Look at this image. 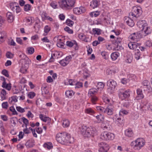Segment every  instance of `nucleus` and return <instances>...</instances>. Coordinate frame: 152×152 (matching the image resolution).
Masks as SVG:
<instances>
[{"label": "nucleus", "mask_w": 152, "mask_h": 152, "mask_svg": "<svg viewBox=\"0 0 152 152\" xmlns=\"http://www.w3.org/2000/svg\"><path fill=\"white\" fill-rule=\"evenodd\" d=\"M6 18L8 22L12 23L14 20V18L13 14L10 12H8L6 14Z\"/></svg>", "instance_id": "aec40b11"}, {"label": "nucleus", "mask_w": 152, "mask_h": 152, "mask_svg": "<svg viewBox=\"0 0 152 152\" xmlns=\"http://www.w3.org/2000/svg\"><path fill=\"white\" fill-rule=\"evenodd\" d=\"M5 35V33L4 32H0V43L4 41Z\"/></svg>", "instance_id": "c03bdc74"}, {"label": "nucleus", "mask_w": 152, "mask_h": 152, "mask_svg": "<svg viewBox=\"0 0 152 152\" xmlns=\"http://www.w3.org/2000/svg\"><path fill=\"white\" fill-rule=\"evenodd\" d=\"M66 24L70 27L72 26L74 24V22L69 19H67L66 20Z\"/></svg>", "instance_id": "de8ad7c7"}, {"label": "nucleus", "mask_w": 152, "mask_h": 152, "mask_svg": "<svg viewBox=\"0 0 152 152\" xmlns=\"http://www.w3.org/2000/svg\"><path fill=\"white\" fill-rule=\"evenodd\" d=\"M116 85V82L113 80H110L107 81V91L108 93L111 94L113 93Z\"/></svg>", "instance_id": "6e6552de"}, {"label": "nucleus", "mask_w": 152, "mask_h": 152, "mask_svg": "<svg viewBox=\"0 0 152 152\" xmlns=\"http://www.w3.org/2000/svg\"><path fill=\"white\" fill-rule=\"evenodd\" d=\"M120 54L117 52L112 53L110 55L111 58L113 60H115L117 59L119 56Z\"/></svg>", "instance_id": "e433bc0d"}, {"label": "nucleus", "mask_w": 152, "mask_h": 152, "mask_svg": "<svg viewBox=\"0 0 152 152\" xmlns=\"http://www.w3.org/2000/svg\"><path fill=\"white\" fill-rule=\"evenodd\" d=\"M140 54L139 50L137 48L135 50V57L136 59L138 60L140 58Z\"/></svg>", "instance_id": "58836bf2"}, {"label": "nucleus", "mask_w": 152, "mask_h": 152, "mask_svg": "<svg viewBox=\"0 0 152 152\" xmlns=\"http://www.w3.org/2000/svg\"><path fill=\"white\" fill-rule=\"evenodd\" d=\"M85 113L92 114L94 113V111L91 108H87L85 110Z\"/></svg>", "instance_id": "864d4df0"}, {"label": "nucleus", "mask_w": 152, "mask_h": 152, "mask_svg": "<svg viewBox=\"0 0 152 152\" xmlns=\"http://www.w3.org/2000/svg\"><path fill=\"white\" fill-rule=\"evenodd\" d=\"M20 121L23 122L24 124H25L26 127L28 125V120L24 117H22L19 119Z\"/></svg>", "instance_id": "09e8293b"}, {"label": "nucleus", "mask_w": 152, "mask_h": 152, "mask_svg": "<svg viewBox=\"0 0 152 152\" xmlns=\"http://www.w3.org/2000/svg\"><path fill=\"white\" fill-rule=\"evenodd\" d=\"M63 55L62 52L55 51L52 53L51 57L49 60L50 62H52L54 61V59L61 57Z\"/></svg>", "instance_id": "f8f14e48"}, {"label": "nucleus", "mask_w": 152, "mask_h": 152, "mask_svg": "<svg viewBox=\"0 0 152 152\" xmlns=\"http://www.w3.org/2000/svg\"><path fill=\"white\" fill-rule=\"evenodd\" d=\"M145 140L142 138H138L136 140L131 143V145L133 144L134 145V148L135 150L140 149L145 145Z\"/></svg>", "instance_id": "39448f33"}, {"label": "nucleus", "mask_w": 152, "mask_h": 152, "mask_svg": "<svg viewBox=\"0 0 152 152\" xmlns=\"http://www.w3.org/2000/svg\"><path fill=\"white\" fill-rule=\"evenodd\" d=\"M128 113V112L124 110L121 109L119 112V115L123 116L124 115H126Z\"/></svg>", "instance_id": "603ef678"}, {"label": "nucleus", "mask_w": 152, "mask_h": 152, "mask_svg": "<svg viewBox=\"0 0 152 152\" xmlns=\"http://www.w3.org/2000/svg\"><path fill=\"white\" fill-rule=\"evenodd\" d=\"M50 30L51 28L50 26L48 25L45 26L44 28V35H46Z\"/></svg>", "instance_id": "ea45409f"}, {"label": "nucleus", "mask_w": 152, "mask_h": 152, "mask_svg": "<svg viewBox=\"0 0 152 152\" xmlns=\"http://www.w3.org/2000/svg\"><path fill=\"white\" fill-rule=\"evenodd\" d=\"M41 16L43 20H47L51 22H52L54 21L52 17L48 16L45 12H42L41 13Z\"/></svg>", "instance_id": "f3484780"}, {"label": "nucleus", "mask_w": 152, "mask_h": 152, "mask_svg": "<svg viewBox=\"0 0 152 152\" xmlns=\"http://www.w3.org/2000/svg\"><path fill=\"white\" fill-rule=\"evenodd\" d=\"M128 79L129 80V81L131 80H135L136 79V76L133 74H131L129 75L128 76Z\"/></svg>", "instance_id": "0e129e2a"}, {"label": "nucleus", "mask_w": 152, "mask_h": 152, "mask_svg": "<svg viewBox=\"0 0 152 152\" xmlns=\"http://www.w3.org/2000/svg\"><path fill=\"white\" fill-rule=\"evenodd\" d=\"M137 95L136 97V99L137 100L141 99L144 97V95L142 93V90L139 88L137 90Z\"/></svg>", "instance_id": "6ab92c4d"}, {"label": "nucleus", "mask_w": 152, "mask_h": 152, "mask_svg": "<svg viewBox=\"0 0 152 152\" xmlns=\"http://www.w3.org/2000/svg\"><path fill=\"white\" fill-rule=\"evenodd\" d=\"M16 109L19 112L23 113L25 112V109L23 108L20 106H16Z\"/></svg>", "instance_id": "338daca9"}, {"label": "nucleus", "mask_w": 152, "mask_h": 152, "mask_svg": "<svg viewBox=\"0 0 152 152\" xmlns=\"http://www.w3.org/2000/svg\"><path fill=\"white\" fill-rule=\"evenodd\" d=\"M10 7L11 9L13 11L17 13L20 12L21 11V9L17 2H12L10 3Z\"/></svg>", "instance_id": "9b49d317"}, {"label": "nucleus", "mask_w": 152, "mask_h": 152, "mask_svg": "<svg viewBox=\"0 0 152 152\" xmlns=\"http://www.w3.org/2000/svg\"><path fill=\"white\" fill-rule=\"evenodd\" d=\"M129 48L132 49H136L138 48V45L136 44H133L132 43L130 42L129 43L128 45Z\"/></svg>", "instance_id": "37998d69"}, {"label": "nucleus", "mask_w": 152, "mask_h": 152, "mask_svg": "<svg viewBox=\"0 0 152 152\" xmlns=\"http://www.w3.org/2000/svg\"><path fill=\"white\" fill-rule=\"evenodd\" d=\"M78 37L80 40L85 42H88V38L83 33H79L78 36Z\"/></svg>", "instance_id": "c85d7f7f"}, {"label": "nucleus", "mask_w": 152, "mask_h": 152, "mask_svg": "<svg viewBox=\"0 0 152 152\" xmlns=\"http://www.w3.org/2000/svg\"><path fill=\"white\" fill-rule=\"evenodd\" d=\"M86 11V8L83 6L75 7L72 10L73 13L76 15H80L85 13Z\"/></svg>", "instance_id": "9d476101"}, {"label": "nucleus", "mask_w": 152, "mask_h": 152, "mask_svg": "<svg viewBox=\"0 0 152 152\" xmlns=\"http://www.w3.org/2000/svg\"><path fill=\"white\" fill-rule=\"evenodd\" d=\"M68 83H67L66 82H65V84H66V85H70L72 86L75 85L76 83V81L74 80L69 79L68 80Z\"/></svg>", "instance_id": "8fccbe9b"}, {"label": "nucleus", "mask_w": 152, "mask_h": 152, "mask_svg": "<svg viewBox=\"0 0 152 152\" xmlns=\"http://www.w3.org/2000/svg\"><path fill=\"white\" fill-rule=\"evenodd\" d=\"M81 132L84 137H90L94 136L96 132V130L95 128L91 127L87 128L84 127L81 129Z\"/></svg>", "instance_id": "7ed1b4c3"}, {"label": "nucleus", "mask_w": 152, "mask_h": 152, "mask_svg": "<svg viewBox=\"0 0 152 152\" xmlns=\"http://www.w3.org/2000/svg\"><path fill=\"white\" fill-rule=\"evenodd\" d=\"M104 85L102 82H99L98 83L97 87L98 89L101 91L104 88Z\"/></svg>", "instance_id": "4d7b16f0"}, {"label": "nucleus", "mask_w": 152, "mask_h": 152, "mask_svg": "<svg viewBox=\"0 0 152 152\" xmlns=\"http://www.w3.org/2000/svg\"><path fill=\"white\" fill-rule=\"evenodd\" d=\"M68 9L73 6L75 2V0H66Z\"/></svg>", "instance_id": "f704fd0d"}, {"label": "nucleus", "mask_w": 152, "mask_h": 152, "mask_svg": "<svg viewBox=\"0 0 152 152\" xmlns=\"http://www.w3.org/2000/svg\"><path fill=\"white\" fill-rule=\"evenodd\" d=\"M99 5V3L98 1L96 0H94L90 2V7L91 8L94 9L97 7Z\"/></svg>", "instance_id": "4be33fe9"}, {"label": "nucleus", "mask_w": 152, "mask_h": 152, "mask_svg": "<svg viewBox=\"0 0 152 152\" xmlns=\"http://www.w3.org/2000/svg\"><path fill=\"white\" fill-rule=\"evenodd\" d=\"M55 40H56L57 46L61 48H64L65 47V45L64 44L63 41L62 40L61 37L59 36L55 38Z\"/></svg>", "instance_id": "ddd939ff"}, {"label": "nucleus", "mask_w": 152, "mask_h": 152, "mask_svg": "<svg viewBox=\"0 0 152 152\" xmlns=\"http://www.w3.org/2000/svg\"><path fill=\"white\" fill-rule=\"evenodd\" d=\"M128 18V20L126 21L127 24L131 27H132L134 26V23L133 20L129 18Z\"/></svg>", "instance_id": "79ce46f5"}, {"label": "nucleus", "mask_w": 152, "mask_h": 152, "mask_svg": "<svg viewBox=\"0 0 152 152\" xmlns=\"http://www.w3.org/2000/svg\"><path fill=\"white\" fill-rule=\"evenodd\" d=\"M142 84L145 87V88H146V90L148 89L150 91L151 89V87L150 86V83L147 80H145L142 82Z\"/></svg>", "instance_id": "c9c22d12"}, {"label": "nucleus", "mask_w": 152, "mask_h": 152, "mask_svg": "<svg viewBox=\"0 0 152 152\" xmlns=\"http://www.w3.org/2000/svg\"><path fill=\"white\" fill-rule=\"evenodd\" d=\"M102 32V30L98 28H93L92 30V34L94 35H100L101 34Z\"/></svg>", "instance_id": "2f4dec72"}, {"label": "nucleus", "mask_w": 152, "mask_h": 152, "mask_svg": "<svg viewBox=\"0 0 152 152\" xmlns=\"http://www.w3.org/2000/svg\"><path fill=\"white\" fill-rule=\"evenodd\" d=\"M1 80L3 82L2 87L9 91L10 90L11 88V84L7 83L6 81V79L4 77H1Z\"/></svg>", "instance_id": "2eb2a0df"}, {"label": "nucleus", "mask_w": 152, "mask_h": 152, "mask_svg": "<svg viewBox=\"0 0 152 152\" xmlns=\"http://www.w3.org/2000/svg\"><path fill=\"white\" fill-rule=\"evenodd\" d=\"M66 45L69 47H72L73 46L75 49L76 50L78 49V46L76 41L74 40L68 41L66 42Z\"/></svg>", "instance_id": "dca6fc26"}, {"label": "nucleus", "mask_w": 152, "mask_h": 152, "mask_svg": "<svg viewBox=\"0 0 152 152\" xmlns=\"http://www.w3.org/2000/svg\"><path fill=\"white\" fill-rule=\"evenodd\" d=\"M56 139L58 142L66 145H69L74 142L73 137H71L70 134L66 132L57 133L56 136Z\"/></svg>", "instance_id": "f257e3e1"}, {"label": "nucleus", "mask_w": 152, "mask_h": 152, "mask_svg": "<svg viewBox=\"0 0 152 152\" xmlns=\"http://www.w3.org/2000/svg\"><path fill=\"white\" fill-rule=\"evenodd\" d=\"M121 40L122 39L121 38L118 37L116 39L112 41L113 44L114 45V49L115 50H119L123 49L120 44Z\"/></svg>", "instance_id": "1a4fd4ad"}, {"label": "nucleus", "mask_w": 152, "mask_h": 152, "mask_svg": "<svg viewBox=\"0 0 152 152\" xmlns=\"http://www.w3.org/2000/svg\"><path fill=\"white\" fill-rule=\"evenodd\" d=\"M1 106L4 109H7L9 106L8 102H3L1 104Z\"/></svg>", "instance_id": "e2e57ef3"}, {"label": "nucleus", "mask_w": 152, "mask_h": 152, "mask_svg": "<svg viewBox=\"0 0 152 152\" xmlns=\"http://www.w3.org/2000/svg\"><path fill=\"white\" fill-rule=\"evenodd\" d=\"M74 92L72 90H69L66 91L65 94L66 97L71 98L74 94Z\"/></svg>", "instance_id": "c756f323"}, {"label": "nucleus", "mask_w": 152, "mask_h": 152, "mask_svg": "<svg viewBox=\"0 0 152 152\" xmlns=\"http://www.w3.org/2000/svg\"><path fill=\"white\" fill-rule=\"evenodd\" d=\"M105 134L106 135V136H105V139H106V140H111L114 139L115 135L113 134L110 132L106 133L105 132Z\"/></svg>", "instance_id": "bb28decb"}, {"label": "nucleus", "mask_w": 152, "mask_h": 152, "mask_svg": "<svg viewBox=\"0 0 152 152\" xmlns=\"http://www.w3.org/2000/svg\"><path fill=\"white\" fill-rule=\"evenodd\" d=\"M125 134L126 136L129 137H132L133 136V133L131 129H128L125 131Z\"/></svg>", "instance_id": "473e14b6"}, {"label": "nucleus", "mask_w": 152, "mask_h": 152, "mask_svg": "<svg viewBox=\"0 0 152 152\" xmlns=\"http://www.w3.org/2000/svg\"><path fill=\"white\" fill-rule=\"evenodd\" d=\"M43 147L48 150H50L53 148V146L52 143L50 142H47L45 143L43 145Z\"/></svg>", "instance_id": "5701e85b"}, {"label": "nucleus", "mask_w": 152, "mask_h": 152, "mask_svg": "<svg viewBox=\"0 0 152 152\" xmlns=\"http://www.w3.org/2000/svg\"><path fill=\"white\" fill-rule=\"evenodd\" d=\"M19 57L22 59L20 61V63L21 64V67L20 69V71L22 73H25L27 71L29 64L31 61L24 54L20 55Z\"/></svg>", "instance_id": "f03ea898"}, {"label": "nucleus", "mask_w": 152, "mask_h": 152, "mask_svg": "<svg viewBox=\"0 0 152 152\" xmlns=\"http://www.w3.org/2000/svg\"><path fill=\"white\" fill-rule=\"evenodd\" d=\"M18 97L16 96H14L10 97L8 99V102L10 104H14L18 101Z\"/></svg>", "instance_id": "a878e982"}, {"label": "nucleus", "mask_w": 152, "mask_h": 152, "mask_svg": "<svg viewBox=\"0 0 152 152\" xmlns=\"http://www.w3.org/2000/svg\"><path fill=\"white\" fill-rule=\"evenodd\" d=\"M59 5L63 9H68L66 0H61L58 1Z\"/></svg>", "instance_id": "412c9836"}, {"label": "nucleus", "mask_w": 152, "mask_h": 152, "mask_svg": "<svg viewBox=\"0 0 152 152\" xmlns=\"http://www.w3.org/2000/svg\"><path fill=\"white\" fill-rule=\"evenodd\" d=\"M16 41L20 45H23V39L20 37H16Z\"/></svg>", "instance_id": "680f3d73"}, {"label": "nucleus", "mask_w": 152, "mask_h": 152, "mask_svg": "<svg viewBox=\"0 0 152 152\" xmlns=\"http://www.w3.org/2000/svg\"><path fill=\"white\" fill-rule=\"evenodd\" d=\"M36 95L35 93L33 92H30L27 94L28 97L30 99L33 98Z\"/></svg>", "instance_id": "6e6d98bb"}, {"label": "nucleus", "mask_w": 152, "mask_h": 152, "mask_svg": "<svg viewBox=\"0 0 152 152\" xmlns=\"http://www.w3.org/2000/svg\"><path fill=\"white\" fill-rule=\"evenodd\" d=\"M129 90L125 89H120L118 91V96L119 98L122 99L128 98L130 96Z\"/></svg>", "instance_id": "423d86ee"}, {"label": "nucleus", "mask_w": 152, "mask_h": 152, "mask_svg": "<svg viewBox=\"0 0 152 152\" xmlns=\"http://www.w3.org/2000/svg\"><path fill=\"white\" fill-rule=\"evenodd\" d=\"M1 97L2 100L6 99V96L7 94L6 91L4 89H2L1 92Z\"/></svg>", "instance_id": "a18cd8bd"}, {"label": "nucleus", "mask_w": 152, "mask_h": 152, "mask_svg": "<svg viewBox=\"0 0 152 152\" xmlns=\"http://www.w3.org/2000/svg\"><path fill=\"white\" fill-rule=\"evenodd\" d=\"M27 53L29 54H32L34 52V49L32 47H29L26 49Z\"/></svg>", "instance_id": "a19ab883"}, {"label": "nucleus", "mask_w": 152, "mask_h": 152, "mask_svg": "<svg viewBox=\"0 0 152 152\" xmlns=\"http://www.w3.org/2000/svg\"><path fill=\"white\" fill-rule=\"evenodd\" d=\"M78 73L79 74L81 75L82 77L84 79H87L90 77L91 75L90 71L86 69L83 71H79Z\"/></svg>", "instance_id": "4468645a"}, {"label": "nucleus", "mask_w": 152, "mask_h": 152, "mask_svg": "<svg viewBox=\"0 0 152 152\" xmlns=\"http://www.w3.org/2000/svg\"><path fill=\"white\" fill-rule=\"evenodd\" d=\"M120 117H118L117 118V120L116 121V123L118 124L119 126L122 125L123 124L124 121V118L123 116H119Z\"/></svg>", "instance_id": "72a5a7b5"}, {"label": "nucleus", "mask_w": 152, "mask_h": 152, "mask_svg": "<svg viewBox=\"0 0 152 152\" xmlns=\"http://www.w3.org/2000/svg\"><path fill=\"white\" fill-rule=\"evenodd\" d=\"M139 38L138 33H134L131 34L129 36V38L131 40L137 41Z\"/></svg>", "instance_id": "393cba45"}, {"label": "nucleus", "mask_w": 152, "mask_h": 152, "mask_svg": "<svg viewBox=\"0 0 152 152\" xmlns=\"http://www.w3.org/2000/svg\"><path fill=\"white\" fill-rule=\"evenodd\" d=\"M60 64L63 66H65L68 64V62L65 59L61 60L59 62Z\"/></svg>", "instance_id": "774afa93"}, {"label": "nucleus", "mask_w": 152, "mask_h": 152, "mask_svg": "<svg viewBox=\"0 0 152 152\" xmlns=\"http://www.w3.org/2000/svg\"><path fill=\"white\" fill-rule=\"evenodd\" d=\"M99 152H104V145L103 143H102L99 144Z\"/></svg>", "instance_id": "052dcab7"}, {"label": "nucleus", "mask_w": 152, "mask_h": 152, "mask_svg": "<svg viewBox=\"0 0 152 152\" xmlns=\"http://www.w3.org/2000/svg\"><path fill=\"white\" fill-rule=\"evenodd\" d=\"M39 118L41 120L45 122L49 123L50 122V118L46 117L43 115L42 114H40L39 115Z\"/></svg>", "instance_id": "cd10ccee"}, {"label": "nucleus", "mask_w": 152, "mask_h": 152, "mask_svg": "<svg viewBox=\"0 0 152 152\" xmlns=\"http://www.w3.org/2000/svg\"><path fill=\"white\" fill-rule=\"evenodd\" d=\"M113 106L110 103V104L107 106L106 109V111L108 115H111L113 114Z\"/></svg>", "instance_id": "a211bd4d"}, {"label": "nucleus", "mask_w": 152, "mask_h": 152, "mask_svg": "<svg viewBox=\"0 0 152 152\" xmlns=\"http://www.w3.org/2000/svg\"><path fill=\"white\" fill-rule=\"evenodd\" d=\"M64 30L70 34H72L73 33V31L69 27L67 26L65 27L64 29Z\"/></svg>", "instance_id": "5fc2aeb1"}, {"label": "nucleus", "mask_w": 152, "mask_h": 152, "mask_svg": "<svg viewBox=\"0 0 152 152\" xmlns=\"http://www.w3.org/2000/svg\"><path fill=\"white\" fill-rule=\"evenodd\" d=\"M26 145L28 148H30L33 147L34 144L31 141L29 140L26 142Z\"/></svg>", "instance_id": "13d9d810"}, {"label": "nucleus", "mask_w": 152, "mask_h": 152, "mask_svg": "<svg viewBox=\"0 0 152 152\" xmlns=\"http://www.w3.org/2000/svg\"><path fill=\"white\" fill-rule=\"evenodd\" d=\"M62 125L64 128H67L69 127L70 125L69 121L67 119H64L62 121Z\"/></svg>", "instance_id": "7c9ffc66"}, {"label": "nucleus", "mask_w": 152, "mask_h": 152, "mask_svg": "<svg viewBox=\"0 0 152 152\" xmlns=\"http://www.w3.org/2000/svg\"><path fill=\"white\" fill-rule=\"evenodd\" d=\"M14 55V54L10 52H7L6 54V57L8 58H12Z\"/></svg>", "instance_id": "bf43d9fd"}, {"label": "nucleus", "mask_w": 152, "mask_h": 152, "mask_svg": "<svg viewBox=\"0 0 152 152\" xmlns=\"http://www.w3.org/2000/svg\"><path fill=\"white\" fill-rule=\"evenodd\" d=\"M137 25L139 28H141V30L144 32L145 36L151 33V29L150 27L148 26L147 24L145 21H138L137 22Z\"/></svg>", "instance_id": "20e7f679"}, {"label": "nucleus", "mask_w": 152, "mask_h": 152, "mask_svg": "<svg viewBox=\"0 0 152 152\" xmlns=\"http://www.w3.org/2000/svg\"><path fill=\"white\" fill-rule=\"evenodd\" d=\"M50 6L54 9H57L58 7L57 2L54 1H52L51 2Z\"/></svg>", "instance_id": "3c124183"}, {"label": "nucleus", "mask_w": 152, "mask_h": 152, "mask_svg": "<svg viewBox=\"0 0 152 152\" xmlns=\"http://www.w3.org/2000/svg\"><path fill=\"white\" fill-rule=\"evenodd\" d=\"M97 90L95 88H92L90 89L88 91L89 95L92 96L95 94L97 92Z\"/></svg>", "instance_id": "4c0bfd02"}, {"label": "nucleus", "mask_w": 152, "mask_h": 152, "mask_svg": "<svg viewBox=\"0 0 152 152\" xmlns=\"http://www.w3.org/2000/svg\"><path fill=\"white\" fill-rule=\"evenodd\" d=\"M31 7L30 5L27 4L25 5L24 7V10L25 11H28L30 10Z\"/></svg>", "instance_id": "69168bd1"}, {"label": "nucleus", "mask_w": 152, "mask_h": 152, "mask_svg": "<svg viewBox=\"0 0 152 152\" xmlns=\"http://www.w3.org/2000/svg\"><path fill=\"white\" fill-rule=\"evenodd\" d=\"M102 11H96L92 12L89 13V15L92 18L96 17L102 12Z\"/></svg>", "instance_id": "b1692460"}, {"label": "nucleus", "mask_w": 152, "mask_h": 152, "mask_svg": "<svg viewBox=\"0 0 152 152\" xmlns=\"http://www.w3.org/2000/svg\"><path fill=\"white\" fill-rule=\"evenodd\" d=\"M132 12L129 13V15L133 16L135 17H138L142 14L141 8L140 7L134 6L132 7Z\"/></svg>", "instance_id": "0eeeda50"}, {"label": "nucleus", "mask_w": 152, "mask_h": 152, "mask_svg": "<svg viewBox=\"0 0 152 152\" xmlns=\"http://www.w3.org/2000/svg\"><path fill=\"white\" fill-rule=\"evenodd\" d=\"M96 118L97 119L96 121L97 123H100L104 120L103 116L102 115H99L96 116Z\"/></svg>", "instance_id": "49530a36"}]
</instances>
